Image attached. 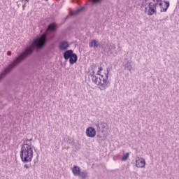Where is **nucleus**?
Segmentation results:
<instances>
[{
	"label": "nucleus",
	"mask_w": 179,
	"mask_h": 179,
	"mask_svg": "<svg viewBox=\"0 0 179 179\" xmlns=\"http://www.w3.org/2000/svg\"><path fill=\"white\" fill-rule=\"evenodd\" d=\"M45 1H48V0H45Z\"/></svg>",
	"instance_id": "21"
},
{
	"label": "nucleus",
	"mask_w": 179,
	"mask_h": 179,
	"mask_svg": "<svg viewBox=\"0 0 179 179\" xmlns=\"http://www.w3.org/2000/svg\"><path fill=\"white\" fill-rule=\"evenodd\" d=\"M24 167L25 169H29L28 165H24Z\"/></svg>",
	"instance_id": "20"
},
{
	"label": "nucleus",
	"mask_w": 179,
	"mask_h": 179,
	"mask_svg": "<svg viewBox=\"0 0 179 179\" xmlns=\"http://www.w3.org/2000/svg\"><path fill=\"white\" fill-rule=\"evenodd\" d=\"M155 6L152 5V3L149 4L148 15H154L155 12Z\"/></svg>",
	"instance_id": "8"
},
{
	"label": "nucleus",
	"mask_w": 179,
	"mask_h": 179,
	"mask_svg": "<svg viewBox=\"0 0 179 179\" xmlns=\"http://www.w3.org/2000/svg\"><path fill=\"white\" fill-rule=\"evenodd\" d=\"M64 58L66 60L69 59V63L71 65H73V64H76L78 61V55L76 54L73 53V51L72 50H66L64 53Z\"/></svg>",
	"instance_id": "4"
},
{
	"label": "nucleus",
	"mask_w": 179,
	"mask_h": 179,
	"mask_svg": "<svg viewBox=\"0 0 179 179\" xmlns=\"http://www.w3.org/2000/svg\"><path fill=\"white\" fill-rule=\"evenodd\" d=\"M69 47V44L67 43V42H62L59 44V48L60 50H66Z\"/></svg>",
	"instance_id": "9"
},
{
	"label": "nucleus",
	"mask_w": 179,
	"mask_h": 179,
	"mask_svg": "<svg viewBox=\"0 0 179 179\" xmlns=\"http://www.w3.org/2000/svg\"><path fill=\"white\" fill-rule=\"evenodd\" d=\"M47 38V34H43L39 38H36L34 41L31 45L27 48L25 51L21 54L19 57H17L13 64H10L8 68H6L4 69L5 73H9V72L13 69V68H15L17 64L21 62V61H23L24 58L28 57V55H30L31 52H33V50L37 47V48H41L44 44H45V38Z\"/></svg>",
	"instance_id": "1"
},
{
	"label": "nucleus",
	"mask_w": 179,
	"mask_h": 179,
	"mask_svg": "<svg viewBox=\"0 0 179 179\" xmlns=\"http://www.w3.org/2000/svg\"><path fill=\"white\" fill-rule=\"evenodd\" d=\"M81 178H86L87 177V173L86 172H80L78 175Z\"/></svg>",
	"instance_id": "13"
},
{
	"label": "nucleus",
	"mask_w": 179,
	"mask_h": 179,
	"mask_svg": "<svg viewBox=\"0 0 179 179\" xmlns=\"http://www.w3.org/2000/svg\"><path fill=\"white\" fill-rule=\"evenodd\" d=\"M97 75L101 78H97L96 76H92V82L99 87L100 90H106L108 87V70L103 69V67H99L97 71Z\"/></svg>",
	"instance_id": "2"
},
{
	"label": "nucleus",
	"mask_w": 179,
	"mask_h": 179,
	"mask_svg": "<svg viewBox=\"0 0 179 179\" xmlns=\"http://www.w3.org/2000/svg\"><path fill=\"white\" fill-rule=\"evenodd\" d=\"M56 29H57V24L55 23L50 24L48 27V30L50 31H54V30H55Z\"/></svg>",
	"instance_id": "11"
},
{
	"label": "nucleus",
	"mask_w": 179,
	"mask_h": 179,
	"mask_svg": "<svg viewBox=\"0 0 179 179\" xmlns=\"http://www.w3.org/2000/svg\"><path fill=\"white\" fill-rule=\"evenodd\" d=\"M33 145L30 141H26L21 148L20 157L24 163H29L33 160Z\"/></svg>",
	"instance_id": "3"
},
{
	"label": "nucleus",
	"mask_w": 179,
	"mask_h": 179,
	"mask_svg": "<svg viewBox=\"0 0 179 179\" xmlns=\"http://www.w3.org/2000/svg\"><path fill=\"white\" fill-rule=\"evenodd\" d=\"M72 173L74 176H79V174H80V168H79V166H74L72 168Z\"/></svg>",
	"instance_id": "7"
},
{
	"label": "nucleus",
	"mask_w": 179,
	"mask_h": 179,
	"mask_svg": "<svg viewBox=\"0 0 179 179\" xmlns=\"http://www.w3.org/2000/svg\"><path fill=\"white\" fill-rule=\"evenodd\" d=\"M83 9H85V8L81 7L80 8H78L76 11V15H78V13H79L80 12V10H83Z\"/></svg>",
	"instance_id": "15"
},
{
	"label": "nucleus",
	"mask_w": 179,
	"mask_h": 179,
	"mask_svg": "<svg viewBox=\"0 0 179 179\" xmlns=\"http://www.w3.org/2000/svg\"><path fill=\"white\" fill-rule=\"evenodd\" d=\"M3 76H5L4 73H2L1 75H0V79H2V78H3Z\"/></svg>",
	"instance_id": "19"
},
{
	"label": "nucleus",
	"mask_w": 179,
	"mask_h": 179,
	"mask_svg": "<svg viewBox=\"0 0 179 179\" xmlns=\"http://www.w3.org/2000/svg\"><path fill=\"white\" fill-rule=\"evenodd\" d=\"M146 166V162H145V159L141 157L136 158V167L143 169Z\"/></svg>",
	"instance_id": "6"
},
{
	"label": "nucleus",
	"mask_w": 179,
	"mask_h": 179,
	"mask_svg": "<svg viewBox=\"0 0 179 179\" xmlns=\"http://www.w3.org/2000/svg\"><path fill=\"white\" fill-rule=\"evenodd\" d=\"M90 47H94V48H97L99 47V42L96 40H93L90 43Z\"/></svg>",
	"instance_id": "10"
},
{
	"label": "nucleus",
	"mask_w": 179,
	"mask_h": 179,
	"mask_svg": "<svg viewBox=\"0 0 179 179\" xmlns=\"http://www.w3.org/2000/svg\"><path fill=\"white\" fill-rule=\"evenodd\" d=\"M165 5H166V8L164 12H166L167 10V8L170 6V3H169L168 1H165Z\"/></svg>",
	"instance_id": "14"
},
{
	"label": "nucleus",
	"mask_w": 179,
	"mask_h": 179,
	"mask_svg": "<svg viewBox=\"0 0 179 179\" xmlns=\"http://www.w3.org/2000/svg\"><path fill=\"white\" fill-rule=\"evenodd\" d=\"M129 157V153L127 152V153L124 154L122 157V162H127V160H128Z\"/></svg>",
	"instance_id": "12"
},
{
	"label": "nucleus",
	"mask_w": 179,
	"mask_h": 179,
	"mask_svg": "<svg viewBox=\"0 0 179 179\" xmlns=\"http://www.w3.org/2000/svg\"><path fill=\"white\" fill-rule=\"evenodd\" d=\"M101 0H92V3H97V2H100Z\"/></svg>",
	"instance_id": "16"
},
{
	"label": "nucleus",
	"mask_w": 179,
	"mask_h": 179,
	"mask_svg": "<svg viewBox=\"0 0 179 179\" xmlns=\"http://www.w3.org/2000/svg\"><path fill=\"white\" fill-rule=\"evenodd\" d=\"M30 0H21L22 2H24V3H27Z\"/></svg>",
	"instance_id": "17"
},
{
	"label": "nucleus",
	"mask_w": 179,
	"mask_h": 179,
	"mask_svg": "<svg viewBox=\"0 0 179 179\" xmlns=\"http://www.w3.org/2000/svg\"><path fill=\"white\" fill-rule=\"evenodd\" d=\"M85 134L88 138H94L96 134V129L92 127H89L86 129Z\"/></svg>",
	"instance_id": "5"
},
{
	"label": "nucleus",
	"mask_w": 179,
	"mask_h": 179,
	"mask_svg": "<svg viewBox=\"0 0 179 179\" xmlns=\"http://www.w3.org/2000/svg\"><path fill=\"white\" fill-rule=\"evenodd\" d=\"M7 55H8V56L12 55V52L8 51V52H7Z\"/></svg>",
	"instance_id": "18"
}]
</instances>
